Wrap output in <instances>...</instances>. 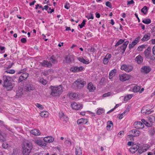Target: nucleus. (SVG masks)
<instances>
[{"instance_id":"1","label":"nucleus","mask_w":155,"mask_h":155,"mask_svg":"<svg viewBox=\"0 0 155 155\" xmlns=\"http://www.w3.org/2000/svg\"><path fill=\"white\" fill-rule=\"evenodd\" d=\"M22 148L23 154L29 155L33 148L32 143L28 141H25L23 143Z\"/></svg>"},{"instance_id":"2","label":"nucleus","mask_w":155,"mask_h":155,"mask_svg":"<svg viewBox=\"0 0 155 155\" xmlns=\"http://www.w3.org/2000/svg\"><path fill=\"white\" fill-rule=\"evenodd\" d=\"M49 88L51 90V95L53 96H57L60 95L63 91V87L61 85L58 86H50Z\"/></svg>"},{"instance_id":"3","label":"nucleus","mask_w":155,"mask_h":155,"mask_svg":"<svg viewBox=\"0 0 155 155\" xmlns=\"http://www.w3.org/2000/svg\"><path fill=\"white\" fill-rule=\"evenodd\" d=\"M86 84V82L82 79H78L73 84V87L75 89H81Z\"/></svg>"},{"instance_id":"4","label":"nucleus","mask_w":155,"mask_h":155,"mask_svg":"<svg viewBox=\"0 0 155 155\" xmlns=\"http://www.w3.org/2000/svg\"><path fill=\"white\" fill-rule=\"evenodd\" d=\"M120 69L122 70H124L126 72H129L132 71L133 68L132 66L129 65L124 64L121 66Z\"/></svg>"},{"instance_id":"5","label":"nucleus","mask_w":155,"mask_h":155,"mask_svg":"<svg viewBox=\"0 0 155 155\" xmlns=\"http://www.w3.org/2000/svg\"><path fill=\"white\" fill-rule=\"evenodd\" d=\"M139 145L140 144L138 143L132 144V147L129 149L130 151L132 153H135L139 149Z\"/></svg>"},{"instance_id":"6","label":"nucleus","mask_w":155,"mask_h":155,"mask_svg":"<svg viewBox=\"0 0 155 155\" xmlns=\"http://www.w3.org/2000/svg\"><path fill=\"white\" fill-rule=\"evenodd\" d=\"M131 76L128 74H120L119 78L120 81H124L128 80L130 79Z\"/></svg>"},{"instance_id":"7","label":"nucleus","mask_w":155,"mask_h":155,"mask_svg":"<svg viewBox=\"0 0 155 155\" xmlns=\"http://www.w3.org/2000/svg\"><path fill=\"white\" fill-rule=\"evenodd\" d=\"M134 127L136 129H141L144 127V124L140 121H136L133 125Z\"/></svg>"},{"instance_id":"8","label":"nucleus","mask_w":155,"mask_h":155,"mask_svg":"<svg viewBox=\"0 0 155 155\" xmlns=\"http://www.w3.org/2000/svg\"><path fill=\"white\" fill-rule=\"evenodd\" d=\"M130 134H131L132 133L133 134H134V135H133L131 134L130 135H128V136H130V137H131V138L133 140V137H137L139 136L140 134V132L139 130L136 129H133L129 132Z\"/></svg>"},{"instance_id":"9","label":"nucleus","mask_w":155,"mask_h":155,"mask_svg":"<svg viewBox=\"0 0 155 155\" xmlns=\"http://www.w3.org/2000/svg\"><path fill=\"white\" fill-rule=\"evenodd\" d=\"M83 69L84 67L82 66H73L70 68V70L74 72H77L81 71Z\"/></svg>"},{"instance_id":"10","label":"nucleus","mask_w":155,"mask_h":155,"mask_svg":"<svg viewBox=\"0 0 155 155\" xmlns=\"http://www.w3.org/2000/svg\"><path fill=\"white\" fill-rule=\"evenodd\" d=\"M29 74L28 73H23L21 75L18 79V82L19 83L21 82L23 80L26 79L28 77Z\"/></svg>"},{"instance_id":"11","label":"nucleus","mask_w":155,"mask_h":155,"mask_svg":"<svg viewBox=\"0 0 155 155\" xmlns=\"http://www.w3.org/2000/svg\"><path fill=\"white\" fill-rule=\"evenodd\" d=\"M65 59L67 63L70 64L74 61V57L72 55H68L65 57Z\"/></svg>"},{"instance_id":"12","label":"nucleus","mask_w":155,"mask_h":155,"mask_svg":"<svg viewBox=\"0 0 155 155\" xmlns=\"http://www.w3.org/2000/svg\"><path fill=\"white\" fill-rule=\"evenodd\" d=\"M129 41H125L124 43L120 47V51L122 52V54H123L125 51L126 49L127 46V45L129 43Z\"/></svg>"},{"instance_id":"13","label":"nucleus","mask_w":155,"mask_h":155,"mask_svg":"<svg viewBox=\"0 0 155 155\" xmlns=\"http://www.w3.org/2000/svg\"><path fill=\"white\" fill-rule=\"evenodd\" d=\"M3 86L5 88L6 90L7 91H9L12 90L13 87L12 82L8 83L6 84H3Z\"/></svg>"},{"instance_id":"14","label":"nucleus","mask_w":155,"mask_h":155,"mask_svg":"<svg viewBox=\"0 0 155 155\" xmlns=\"http://www.w3.org/2000/svg\"><path fill=\"white\" fill-rule=\"evenodd\" d=\"M34 89L35 87L34 86L30 84H27L24 87L25 91L27 92L33 90Z\"/></svg>"},{"instance_id":"15","label":"nucleus","mask_w":155,"mask_h":155,"mask_svg":"<svg viewBox=\"0 0 155 155\" xmlns=\"http://www.w3.org/2000/svg\"><path fill=\"white\" fill-rule=\"evenodd\" d=\"M72 108L74 110H79L82 108V106L81 104H78L76 103H74L71 104Z\"/></svg>"},{"instance_id":"16","label":"nucleus","mask_w":155,"mask_h":155,"mask_svg":"<svg viewBox=\"0 0 155 155\" xmlns=\"http://www.w3.org/2000/svg\"><path fill=\"white\" fill-rule=\"evenodd\" d=\"M11 78L8 76L4 75L3 76V84H6L8 83L11 82Z\"/></svg>"},{"instance_id":"17","label":"nucleus","mask_w":155,"mask_h":155,"mask_svg":"<svg viewBox=\"0 0 155 155\" xmlns=\"http://www.w3.org/2000/svg\"><path fill=\"white\" fill-rule=\"evenodd\" d=\"M40 64L42 66L47 67H50L52 65L50 61L48 62L46 60L43 61L42 62L40 63Z\"/></svg>"},{"instance_id":"18","label":"nucleus","mask_w":155,"mask_h":155,"mask_svg":"<svg viewBox=\"0 0 155 155\" xmlns=\"http://www.w3.org/2000/svg\"><path fill=\"white\" fill-rule=\"evenodd\" d=\"M111 54H110L107 53L103 59V63L104 64H107L109 62V60L111 57Z\"/></svg>"},{"instance_id":"19","label":"nucleus","mask_w":155,"mask_h":155,"mask_svg":"<svg viewBox=\"0 0 155 155\" xmlns=\"http://www.w3.org/2000/svg\"><path fill=\"white\" fill-rule=\"evenodd\" d=\"M146 108L147 109H146V114H149L153 111V110H151L153 108L152 104L150 105H147Z\"/></svg>"},{"instance_id":"20","label":"nucleus","mask_w":155,"mask_h":155,"mask_svg":"<svg viewBox=\"0 0 155 155\" xmlns=\"http://www.w3.org/2000/svg\"><path fill=\"white\" fill-rule=\"evenodd\" d=\"M147 132L148 134L151 137L153 136L155 134L154 128L152 127L148 128Z\"/></svg>"},{"instance_id":"21","label":"nucleus","mask_w":155,"mask_h":155,"mask_svg":"<svg viewBox=\"0 0 155 155\" xmlns=\"http://www.w3.org/2000/svg\"><path fill=\"white\" fill-rule=\"evenodd\" d=\"M87 121H88L87 119L85 118H82L80 119H78L77 120V122L78 124H85L87 123Z\"/></svg>"},{"instance_id":"22","label":"nucleus","mask_w":155,"mask_h":155,"mask_svg":"<svg viewBox=\"0 0 155 155\" xmlns=\"http://www.w3.org/2000/svg\"><path fill=\"white\" fill-rule=\"evenodd\" d=\"M44 140L46 142L51 143L54 141V138L51 136H47L44 137Z\"/></svg>"},{"instance_id":"23","label":"nucleus","mask_w":155,"mask_h":155,"mask_svg":"<svg viewBox=\"0 0 155 155\" xmlns=\"http://www.w3.org/2000/svg\"><path fill=\"white\" fill-rule=\"evenodd\" d=\"M87 88L90 92H92L96 89V87L93 85L92 83H89L88 84Z\"/></svg>"},{"instance_id":"24","label":"nucleus","mask_w":155,"mask_h":155,"mask_svg":"<svg viewBox=\"0 0 155 155\" xmlns=\"http://www.w3.org/2000/svg\"><path fill=\"white\" fill-rule=\"evenodd\" d=\"M31 134L35 136H39L41 134V132L39 130L37 129L32 130L31 131Z\"/></svg>"},{"instance_id":"25","label":"nucleus","mask_w":155,"mask_h":155,"mask_svg":"<svg viewBox=\"0 0 155 155\" xmlns=\"http://www.w3.org/2000/svg\"><path fill=\"white\" fill-rule=\"evenodd\" d=\"M143 59V57L139 55L135 58V60L138 64H140L142 62Z\"/></svg>"},{"instance_id":"26","label":"nucleus","mask_w":155,"mask_h":155,"mask_svg":"<svg viewBox=\"0 0 155 155\" xmlns=\"http://www.w3.org/2000/svg\"><path fill=\"white\" fill-rule=\"evenodd\" d=\"M146 58L151 60H154L155 58L152 55L151 52H146Z\"/></svg>"},{"instance_id":"27","label":"nucleus","mask_w":155,"mask_h":155,"mask_svg":"<svg viewBox=\"0 0 155 155\" xmlns=\"http://www.w3.org/2000/svg\"><path fill=\"white\" fill-rule=\"evenodd\" d=\"M75 154L76 155H82L81 150L80 147H77L75 148Z\"/></svg>"},{"instance_id":"28","label":"nucleus","mask_w":155,"mask_h":155,"mask_svg":"<svg viewBox=\"0 0 155 155\" xmlns=\"http://www.w3.org/2000/svg\"><path fill=\"white\" fill-rule=\"evenodd\" d=\"M117 70L116 69H114L110 71L109 73V78L110 79H111L113 77L114 75L116 73Z\"/></svg>"},{"instance_id":"29","label":"nucleus","mask_w":155,"mask_h":155,"mask_svg":"<svg viewBox=\"0 0 155 155\" xmlns=\"http://www.w3.org/2000/svg\"><path fill=\"white\" fill-rule=\"evenodd\" d=\"M40 115L42 117H46L48 116V113L47 111H43L41 112Z\"/></svg>"},{"instance_id":"30","label":"nucleus","mask_w":155,"mask_h":155,"mask_svg":"<svg viewBox=\"0 0 155 155\" xmlns=\"http://www.w3.org/2000/svg\"><path fill=\"white\" fill-rule=\"evenodd\" d=\"M78 59L80 61L84 64H88L89 63L88 61H87L86 60L83 58H81L79 57L78 58Z\"/></svg>"},{"instance_id":"31","label":"nucleus","mask_w":155,"mask_h":155,"mask_svg":"<svg viewBox=\"0 0 155 155\" xmlns=\"http://www.w3.org/2000/svg\"><path fill=\"white\" fill-rule=\"evenodd\" d=\"M52 70H51L49 69L48 70L44 71L43 72L42 74L45 76H47L49 75L51 72H52Z\"/></svg>"},{"instance_id":"32","label":"nucleus","mask_w":155,"mask_h":155,"mask_svg":"<svg viewBox=\"0 0 155 155\" xmlns=\"http://www.w3.org/2000/svg\"><path fill=\"white\" fill-rule=\"evenodd\" d=\"M113 125V123L111 121H109L107 122V129L108 130H110L111 129V125Z\"/></svg>"},{"instance_id":"33","label":"nucleus","mask_w":155,"mask_h":155,"mask_svg":"<svg viewBox=\"0 0 155 155\" xmlns=\"http://www.w3.org/2000/svg\"><path fill=\"white\" fill-rule=\"evenodd\" d=\"M136 41H135L134 40L131 43H130L129 45V48L130 49L131 48H133L135 45H136L137 43Z\"/></svg>"},{"instance_id":"34","label":"nucleus","mask_w":155,"mask_h":155,"mask_svg":"<svg viewBox=\"0 0 155 155\" xmlns=\"http://www.w3.org/2000/svg\"><path fill=\"white\" fill-rule=\"evenodd\" d=\"M140 89V87L138 86H135L133 89V91L134 92H137L139 91Z\"/></svg>"},{"instance_id":"35","label":"nucleus","mask_w":155,"mask_h":155,"mask_svg":"<svg viewBox=\"0 0 155 155\" xmlns=\"http://www.w3.org/2000/svg\"><path fill=\"white\" fill-rule=\"evenodd\" d=\"M104 110L103 108H101L97 110L96 113L98 115H100L104 113Z\"/></svg>"},{"instance_id":"36","label":"nucleus","mask_w":155,"mask_h":155,"mask_svg":"<svg viewBox=\"0 0 155 155\" xmlns=\"http://www.w3.org/2000/svg\"><path fill=\"white\" fill-rule=\"evenodd\" d=\"M70 97H72L74 98L77 99L78 98V94L76 93H70L69 94Z\"/></svg>"},{"instance_id":"37","label":"nucleus","mask_w":155,"mask_h":155,"mask_svg":"<svg viewBox=\"0 0 155 155\" xmlns=\"http://www.w3.org/2000/svg\"><path fill=\"white\" fill-rule=\"evenodd\" d=\"M0 140L2 141H5L6 140V139L4 137V135H3L2 133L0 130Z\"/></svg>"},{"instance_id":"38","label":"nucleus","mask_w":155,"mask_h":155,"mask_svg":"<svg viewBox=\"0 0 155 155\" xmlns=\"http://www.w3.org/2000/svg\"><path fill=\"white\" fill-rule=\"evenodd\" d=\"M39 82L44 85H45L47 84V81L43 78H40L39 79Z\"/></svg>"},{"instance_id":"39","label":"nucleus","mask_w":155,"mask_h":155,"mask_svg":"<svg viewBox=\"0 0 155 155\" xmlns=\"http://www.w3.org/2000/svg\"><path fill=\"white\" fill-rule=\"evenodd\" d=\"M86 17L88 19H93L94 17L93 16V12H91L88 15L86 16Z\"/></svg>"},{"instance_id":"40","label":"nucleus","mask_w":155,"mask_h":155,"mask_svg":"<svg viewBox=\"0 0 155 155\" xmlns=\"http://www.w3.org/2000/svg\"><path fill=\"white\" fill-rule=\"evenodd\" d=\"M124 40H122V39H120L116 43L115 45V46L117 47L119 45H120L122 44L124 42Z\"/></svg>"},{"instance_id":"41","label":"nucleus","mask_w":155,"mask_h":155,"mask_svg":"<svg viewBox=\"0 0 155 155\" xmlns=\"http://www.w3.org/2000/svg\"><path fill=\"white\" fill-rule=\"evenodd\" d=\"M145 151V147H143L142 148H140V149H139L138 150V153H140L141 154L143 152H144Z\"/></svg>"},{"instance_id":"42","label":"nucleus","mask_w":155,"mask_h":155,"mask_svg":"<svg viewBox=\"0 0 155 155\" xmlns=\"http://www.w3.org/2000/svg\"><path fill=\"white\" fill-rule=\"evenodd\" d=\"M86 21L85 19H84L82 23L81 24L79 25L80 28H82L86 24Z\"/></svg>"},{"instance_id":"43","label":"nucleus","mask_w":155,"mask_h":155,"mask_svg":"<svg viewBox=\"0 0 155 155\" xmlns=\"http://www.w3.org/2000/svg\"><path fill=\"white\" fill-rule=\"evenodd\" d=\"M5 72L9 74H13L15 73V71L13 69H9L5 71Z\"/></svg>"},{"instance_id":"44","label":"nucleus","mask_w":155,"mask_h":155,"mask_svg":"<svg viewBox=\"0 0 155 155\" xmlns=\"http://www.w3.org/2000/svg\"><path fill=\"white\" fill-rule=\"evenodd\" d=\"M42 141L40 140H35V143L41 146L42 144Z\"/></svg>"},{"instance_id":"45","label":"nucleus","mask_w":155,"mask_h":155,"mask_svg":"<svg viewBox=\"0 0 155 155\" xmlns=\"http://www.w3.org/2000/svg\"><path fill=\"white\" fill-rule=\"evenodd\" d=\"M145 48V45H143L139 46L137 48L138 51H142L143 49Z\"/></svg>"},{"instance_id":"46","label":"nucleus","mask_w":155,"mask_h":155,"mask_svg":"<svg viewBox=\"0 0 155 155\" xmlns=\"http://www.w3.org/2000/svg\"><path fill=\"white\" fill-rule=\"evenodd\" d=\"M87 51L93 53L95 51L96 49L93 47H91L88 48L87 49Z\"/></svg>"},{"instance_id":"47","label":"nucleus","mask_w":155,"mask_h":155,"mask_svg":"<svg viewBox=\"0 0 155 155\" xmlns=\"http://www.w3.org/2000/svg\"><path fill=\"white\" fill-rule=\"evenodd\" d=\"M49 7L48 5H45L44 6V8H43L42 5H41L40 6H39V8H41L42 10H43L44 9H45L46 10H47Z\"/></svg>"},{"instance_id":"48","label":"nucleus","mask_w":155,"mask_h":155,"mask_svg":"<svg viewBox=\"0 0 155 155\" xmlns=\"http://www.w3.org/2000/svg\"><path fill=\"white\" fill-rule=\"evenodd\" d=\"M62 119L63 120L64 123H66L67 122V121L68 120V117L64 115V116L63 117V118Z\"/></svg>"},{"instance_id":"49","label":"nucleus","mask_w":155,"mask_h":155,"mask_svg":"<svg viewBox=\"0 0 155 155\" xmlns=\"http://www.w3.org/2000/svg\"><path fill=\"white\" fill-rule=\"evenodd\" d=\"M50 60L52 61L53 63H55L57 62V60L55 59L54 56H51L50 58Z\"/></svg>"},{"instance_id":"50","label":"nucleus","mask_w":155,"mask_h":155,"mask_svg":"<svg viewBox=\"0 0 155 155\" xmlns=\"http://www.w3.org/2000/svg\"><path fill=\"white\" fill-rule=\"evenodd\" d=\"M153 116L150 117L148 116V117H147V118L148 119V121L149 122H151L153 123Z\"/></svg>"},{"instance_id":"51","label":"nucleus","mask_w":155,"mask_h":155,"mask_svg":"<svg viewBox=\"0 0 155 155\" xmlns=\"http://www.w3.org/2000/svg\"><path fill=\"white\" fill-rule=\"evenodd\" d=\"M152 123L151 122H149L146 121V126L150 127L149 128L152 127Z\"/></svg>"},{"instance_id":"52","label":"nucleus","mask_w":155,"mask_h":155,"mask_svg":"<svg viewBox=\"0 0 155 155\" xmlns=\"http://www.w3.org/2000/svg\"><path fill=\"white\" fill-rule=\"evenodd\" d=\"M105 5L106 6L110 8H111L112 7V5L111 3L109 1L106 2L105 3Z\"/></svg>"},{"instance_id":"53","label":"nucleus","mask_w":155,"mask_h":155,"mask_svg":"<svg viewBox=\"0 0 155 155\" xmlns=\"http://www.w3.org/2000/svg\"><path fill=\"white\" fill-rule=\"evenodd\" d=\"M151 70V68L150 67L146 66V73H147L150 72Z\"/></svg>"},{"instance_id":"54","label":"nucleus","mask_w":155,"mask_h":155,"mask_svg":"<svg viewBox=\"0 0 155 155\" xmlns=\"http://www.w3.org/2000/svg\"><path fill=\"white\" fill-rule=\"evenodd\" d=\"M2 147L5 149H6L7 148V147H8V144L6 142H5L4 143H3L2 145Z\"/></svg>"},{"instance_id":"55","label":"nucleus","mask_w":155,"mask_h":155,"mask_svg":"<svg viewBox=\"0 0 155 155\" xmlns=\"http://www.w3.org/2000/svg\"><path fill=\"white\" fill-rule=\"evenodd\" d=\"M36 106L38 107L40 109H43L44 107L42 105L39 104L38 103H37L36 104Z\"/></svg>"},{"instance_id":"56","label":"nucleus","mask_w":155,"mask_h":155,"mask_svg":"<svg viewBox=\"0 0 155 155\" xmlns=\"http://www.w3.org/2000/svg\"><path fill=\"white\" fill-rule=\"evenodd\" d=\"M140 71L142 72L145 73V66H143L141 68Z\"/></svg>"},{"instance_id":"57","label":"nucleus","mask_w":155,"mask_h":155,"mask_svg":"<svg viewBox=\"0 0 155 155\" xmlns=\"http://www.w3.org/2000/svg\"><path fill=\"white\" fill-rule=\"evenodd\" d=\"M64 7L65 8H66L67 9H69L70 7L69 3H67V2L66 3L65 5H64Z\"/></svg>"},{"instance_id":"58","label":"nucleus","mask_w":155,"mask_h":155,"mask_svg":"<svg viewBox=\"0 0 155 155\" xmlns=\"http://www.w3.org/2000/svg\"><path fill=\"white\" fill-rule=\"evenodd\" d=\"M150 36V33H148L146 34V41L149 39Z\"/></svg>"},{"instance_id":"59","label":"nucleus","mask_w":155,"mask_h":155,"mask_svg":"<svg viewBox=\"0 0 155 155\" xmlns=\"http://www.w3.org/2000/svg\"><path fill=\"white\" fill-rule=\"evenodd\" d=\"M111 93L110 92H108L103 94V97H107L110 95Z\"/></svg>"},{"instance_id":"60","label":"nucleus","mask_w":155,"mask_h":155,"mask_svg":"<svg viewBox=\"0 0 155 155\" xmlns=\"http://www.w3.org/2000/svg\"><path fill=\"white\" fill-rule=\"evenodd\" d=\"M141 38L140 36H138L135 39L134 41L137 43L139 42L140 40V39Z\"/></svg>"},{"instance_id":"61","label":"nucleus","mask_w":155,"mask_h":155,"mask_svg":"<svg viewBox=\"0 0 155 155\" xmlns=\"http://www.w3.org/2000/svg\"><path fill=\"white\" fill-rule=\"evenodd\" d=\"M21 41L23 43H25L26 42L27 40L25 38H23L21 39Z\"/></svg>"},{"instance_id":"62","label":"nucleus","mask_w":155,"mask_h":155,"mask_svg":"<svg viewBox=\"0 0 155 155\" xmlns=\"http://www.w3.org/2000/svg\"><path fill=\"white\" fill-rule=\"evenodd\" d=\"M151 22V20L149 18L146 19V24H148Z\"/></svg>"},{"instance_id":"63","label":"nucleus","mask_w":155,"mask_h":155,"mask_svg":"<svg viewBox=\"0 0 155 155\" xmlns=\"http://www.w3.org/2000/svg\"><path fill=\"white\" fill-rule=\"evenodd\" d=\"M64 116L63 113L61 112V113H59V117L61 119H62Z\"/></svg>"},{"instance_id":"64","label":"nucleus","mask_w":155,"mask_h":155,"mask_svg":"<svg viewBox=\"0 0 155 155\" xmlns=\"http://www.w3.org/2000/svg\"><path fill=\"white\" fill-rule=\"evenodd\" d=\"M134 2L133 0H131V1H128L127 2V4L128 5H131V4H133L134 3Z\"/></svg>"}]
</instances>
